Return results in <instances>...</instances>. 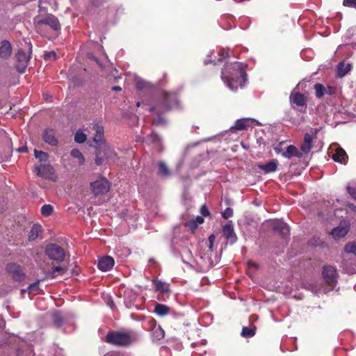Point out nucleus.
<instances>
[{
	"label": "nucleus",
	"instance_id": "obj_1",
	"mask_svg": "<svg viewBox=\"0 0 356 356\" xmlns=\"http://www.w3.org/2000/svg\"><path fill=\"white\" fill-rule=\"evenodd\" d=\"M246 65L241 62L227 63L221 72V79L232 91L242 88L247 81Z\"/></svg>",
	"mask_w": 356,
	"mask_h": 356
},
{
	"label": "nucleus",
	"instance_id": "obj_2",
	"mask_svg": "<svg viewBox=\"0 0 356 356\" xmlns=\"http://www.w3.org/2000/svg\"><path fill=\"white\" fill-rule=\"evenodd\" d=\"M92 129L95 134L93 136V141L98 146L95 163L98 165H101L104 159L108 162H115L117 160V154L108 145L104 143V129L99 123H93Z\"/></svg>",
	"mask_w": 356,
	"mask_h": 356
},
{
	"label": "nucleus",
	"instance_id": "obj_3",
	"mask_svg": "<svg viewBox=\"0 0 356 356\" xmlns=\"http://www.w3.org/2000/svg\"><path fill=\"white\" fill-rule=\"evenodd\" d=\"M177 107H178L177 95L174 92H165L162 105L157 104L150 108L151 111H154L157 115V118L153 120V124L156 125L165 124V120L160 115L159 111L161 110L165 111Z\"/></svg>",
	"mask_w": 356,
	"mask_h": 356
},
{
	"label": "nucleus",
	"instance_id": "obj_4",
	"mask_svg": "<svg viewBox=\"0 0 356 356\" xmlns=\"http://www.w3.org/2000/svg\"><path fill=\"white\" fill-rule=\"evenodd\" d=\"M134 335L131 332H111L106 337V342L118 346H129L134 341Z\"/></svg>",
	"mask_w": 356,
	"mask_h": 356
},
{
	"label": "nucleus",
	"instance_id": "obj_5",
	"mask_svg": "<svg viewBox=\"0 0 356 356\" xmlns=\"http://www.w3.org/2000/svg\"><path fill=\"white\" fill-rule=\"evenodd\" d=\"M26 49H19L16 54V68L20 73L24 72L29 63L30 55L32 52V46L30 42L26 43Z\"/></svg>",
	"mask_w": 356,
	"mask_h": 356
},
{
	"label": "nucleus",
	"instance_id": "obj_6",
	"mask_svg": "<svg viewBox=\"0 0 356 356\" xmlns=\"http://www.w3.org/2000/svg\"><path fill=\"white\" fill-rule=\"evenodd\" d=\"M46 255L51 260L61 262L65 258V252L62 247L55 243L46 245L44 250Z\"/></svg>",
	"mask_w": 356,
	"mask_h": 356
},
{
	"label": "nucleus",
	"instance_id": "obj_7",
	"mask_svg": "<svg viewBox=\"0 0 356 356\" xmlns=\"http://www.w3.org/2000/svg\"><path fill=\"white\" fill-rule=\"evenodd\" d=\"M33 21L38 30H39L43 24L50 26L54 31H58L60 29L58 18L53 15H47L43 18L36 17L34 18Z\"/></svg>",
	"mask_w": 356,
	"mask_h": 356
},
{
	"label": "nucleus",
	"instance_id": "obj_8",
	"mask_svg": "<svg viewBox=\"0 0 356 356\" xmlns=\"http://www.w3.org/2000/svg\"><path fill=\"white\" fill-rule=\"evenodd\" d=\"M91 189L95 196L104 195L110 188V184L105 178H100L90 184Z\"/></svg>",
	"mask_w": 356,
	"mask_h": 356
},
{
	"label": "nucleus",
	"instance_id": "obj_9",
	"mask_svg": "<svg viewBox=\"0 0 356 356\" xmlns=\"http://www.w3.org/2000/svg\"><path fill=\"white\" fill-rule=\"evenodd\" d=\"M323 276L325 282L331 289H334L337 282L336 268L332 266H325L323 269Z\"/></svg>",
	"mask_w": 356,
	"mask_h": 356
},
{
	"label": "nucleus",
	"instance_id": "obj_10",
	"mask_svg": "<svg viewBox=\"0 0 356 356\" xmlns=\"http://www.w3.org/2000/svg\"><path fill=\"white\" fill-rule=\"evenodd\" d=\"M6 269L15 281H22L25 277L21 266L15 263L8 264Z\"/></svg>",
	"mask_w": 356,
	"mask_h": 356
},
{
	"label": "nucleus",
	"instance_id": "obj_11",
	"mask_svg": "<svg viewBox=\"0 0 356 356\" xmlns=\"http://www.w3.org/2000/svg\"><path fill=\"white\" fill-rule=\"evenodd\" d=\"M34 172L38 175L47 179H51L54 172L52 166L47 164H41L40 166H35Z\"/></svg>",
	"mask_w": 356,
	"mask_h": 356
},
{
	"label": "nucleus",
	"instance_id": "obj_12",
	"mask_svg": "<svg viewBox=\"0 0 356 356\" xmlns=\"http://www.w3.org/2000/svg\"><path fill=\"white\" fill-rule=\"evenodd\" d=\"M222 234L228 241L234 243L236 241L237 237L234 232V225L232 221H229L222 227Z\"/></svg>",
	"mask_w": 356,
	"mask_h": 356
},
{
	"label": "nucleus",
	"instance_id": "obj_13",
	"mask_svg": "<svg viewBox=\"0 0 356 356\" xmlns=\"http://www.w3.org/2000/svg\"><path fill=\"white\" fill-rule=\"evenodd\" d=\"M254 122V120L251 118L239 119L236 121L235 124L231 127L230 129L233 131L245 130L248 127H251Z\"/></svg>",
	"mask_w": 356,
	"mask_h": 356
},
{
	"label": "nucleus",
	"instance_id": "obj_14",
	"mask_svg": "<svg viewBox=\"0 0 356 356\" xmlns=\"http://www.w3.org/2000/svg\"><path fill=\"white\" fill-rule=\"evenodd\" d=\"M273 230L278 232L282 237H286L289 234V227L286 223L281 220H276L272 222Z\"/></svg>",
	"mask_w": 356,
	"mask_h": 356
},
{
	"label": "nucleus",
	"instance_id": "obj_15",
	"mask_svg": "<svg viewBox=\"0 0 356 356\" xmlns=\"http://www.w3.org/2000/svg\"><path fill=\"white\" fill-rule=\"evenodd\" d=\"M42 138L46 143L51 146H56L58 145V140L56 137L55 131L52 129H46L42 134Z\"/></svg>",
	"mask_w": 356,
	"mask_h": 356
},
{
	"label": "nucleus",
	"instance_id": "obj_16",
	"mask_svg": "<svg viewBox=\"0 0 356 356\" xmlns=\"http://www.w3.org/2000/svg\"><path fill=\"white\" fill-rule=\"evenodd\" d=\"M114 266V259L110 256H106L99 259L98 268L102 271H108Z\"/></svg>",
	"mask_w": 356,
	"mask_h": 356
},
{
	"label": "nucleus",
	"instance_id": "obj_17",
	"mask_svg": "<svg viewBox=\"0 0 356 356\" xmlns=\"http://www.w3.org/2000/svg\"><path fill=\"white\" fill-rule=\"evenodd\" d=\"M12 53V46L8 40H3L0 44V58L6 59L10 57Z\"/></svg>",
	"mask_w": 356,
	"mask_h": 356
},
{
	"label": "nucleus",
	"instance_id": "obj_18",
	"mask_svg": "<svg viewBox=\"0 0 356 356\" xmlns=\"http://www.w3.org/2000/svg\"><path fill=\"white\" fill-rule=\"evenodd\" d=\"M291 104L298 106H303L306 104V98L304 95L293 91L290 95Z\"/></svg>",
	"mask_w": 356,
	"mask_h": 356
},
{
	"label": "nucleus",
	"instance_id": "obj_19",
	"mask_svg": "<svg viewBox=\"0 0 356 356\" xmlns=\"http://www.w3.org/2000/svg\"><path fill=\"white\" fill-rule=\"evenodd\" d=\"M352 68V65L350 63L342 61L338 63L337 65L336 72L337 75L339 77H343L346 76Z\"/></svg>",
	"mask_w": 356,
	"mask_h": 356
},
{
	"label": "nucleus",
	"instance_id": "obj_20",
	"mask_svg": "<svg viewBox=\"0 0 356 356\" xmlns=\"http://www.w3.org/2000/svg\"><path fill=\"white\" fill-rule=\"evenodd\" d=\"M282 155L287 159H291V157H298L302 158V153L299 151L294 145H289L286 149V151L283 152Z\"/></svg>",
	"mask_w": 356,
	"mask_h": 356
},
{
	"label": "nucleus",
	"instance_id": "obj_21",
	"mask_svg": "<svg viewBox=\"0 0 356 356\" xmlns=\"http://www.w3.org/2000/svg\"><path fill=\"white\" fill-rule=\"evenodd\" d=\"M312 147V137L309 134H305L304 136V141L301 145V152L307 154L309 152Z\"/></svg>",
	"mask_w": 356,
	"mask_h": 356
},
{
	"label": "nucleus",
	"instance_id": "obj_22",
	"mask_svg": "<svg viewBox=\"0 0 356 356\" xmlns=\"http://www.w3.org/2000/svg\"><path fill=\"white\" fill-rule=\"evenodd\" d=\"M259 168L262 170L265 173L275 172L277 169V161L273 160L268 163L261 164L259 165Z\"/></svg>",
	"mask_w": 356,
	"mask_h": 356
},
{
	"label": "nucleus",
	"instance_id": "obj_23",
	"mask_svg": "<svg viewBox=\"0 0 356 356\" xmlns=\"http://www.w3.org/2000/svg\"><path fill=\"white\" fill-rule=\"evenodd\" d=\"M332 159L339 163H343L346 161L347 155L346 152L341 147H337L332 154Z\"/></svg>",
	"mask_w": 356,
	"mask_h": 356
},
{
	"label": "nucleus",
	"instance_id": "obj_24",
	"mask_svg": "<svg viewBox=\"0 0 356 356\" xmlns=\"http://www.w3.org/2000/svg\"><path fill=\"white\" fill-rule=\"evenodd\" d=\"M348 232V227L346 226H339L334 228L332 231V235L335 239L342 238L346 235Z\"/></svg>",
	"mask_w": 356,
	"mask_h": 356
},
{
	"label": "nucleus",
	"instance_id": "obj_25",
	"mask_svg": "<svg viewBox=\"0 0 356 356\" xmlns=\"http://www.w3.org/2000/svg\"><path fill=\"white\" fill-rule=\"evenodd\" d=\"M158 175L163 178H167L170 175V170L168 168L166 163L163 161H160L158 163Z\"/></svg>",
	"mask_w": 356,
	"mask_h": 356
},
{
	"label": "nucleus",
	"instance_id": "obj_26",
	"mask_svg": "<svg viewBox=\"0 0 356 356\" xmlns=\"http://www.w3.org/2000/svg\"><path fill=\"white\" fill-rule=\"evenodd\" d=\"M218 56L219 57L217 60L216 59H205L204 64L207 65L209 63H213L214 65H216L217 63L222 62L224 59L229 56L228 51H226L224 49H220L218 52Z\"/></svg>",
	"mask_w": 356,
	"mask_h": 356
},
{
	"label": "nucleus",
	"instance_id": "obj_27",
	"mask_svg": "<svg viewBox=\"0 0 356 356\" xmlns=\"http://www.w3.org/2000/svg\"><path fill=\"white\" fill-rule=\"evenodd\" d=\"M42 232V227L40 225L35 224L34 225L29 234V241H34L40 235V234Z\"/></svg>",
	"mask_w": 356,
	"mask_h": 356
},
{
	"label": "nucleus",
	"instance_id": "obj_28",
	"mask_svg": "<svg viewBox=\"0 0 356 356\" xmlns=\"http://www.w3.org/2000/svg\"><path fill=\"white\" fill-rule=\"evenodd\" d=\"M169 311L170 308L167 305L163 304H156L154 309V312L160 316L167 315L169 313Z\"/></svg>",
	"mask_w": 356,
	"mask_h": 356
},
{
	"label": "nucleus",
	"instance_id": "obj_29",
	"mask_svg": "<svg viewBox=\"0 0 356 356\" xmlns=\"http://www.w3.org/2000/svg\"><path fill=\"white\" fill-rule=\"evenodd\" d=\"M67 272V268L62 266H56L52 268L51 272L49 273V277L54 278L58 275H63Z\"/></svg>",
	"mask_w": 356,
	"mask_h": 356
},
{
	"label": "nucleus",
	"instance_id": "obj_30",
	"mask_svg": "<svg viewBox=\"0 0 356 356\" xmlns=\"http://www.w3.org/2000/svg\"><path fill=\"white\" fill-rule=\"evenodd\" d=\"M155 287L156 291L162 293H167L170 290L169 285L167 283L163 282L161 281H156Z\"/></svg>",
	"mask_w": 356,
	"mask_h": 356
},
{
	"label": "nucleus",
	"instance_id": "obj_31",
	"mask_svg": "<svg viewBox=\"0 0 356 356\" xmlns=\"http://www.w3.org/2000/svg\"><path fill=\"white\" fill-rule=\"evenodd\" d=\"M71 156L75 159H77L78 163L82 165L85 162V159L82 153L78 149H73L71 151Z\"/></svg>",
	"mask_w": 356,
	"mask_h": 356
},
{
	"label": "nucleus",
	"instance_id": "obj_32",
	"mask_svg": "<svg viewBox=\"0 0 356 356\" xmlns=\"http://www.w3.org/2000/svg\"><path fill=\"white\" fill-rule=\"evenodd\" d=\"M74 140L78 143H83L86 140V135L79 129L75 134Z\"/></svg>",
	"mask_w": 356,
	"mask_h": 356
},
{
	"label": "nucleus",
	"instance_id": "obj_33",
	"mask_svg": "<svg viewBox=\"0 0 356 356\" xmlns=\"http://www.w3.org/2000/svg\"><path fill=\"white\" fill-rule=\"evenodd\" d=\"M314 89H315L316 96L318 98H321L324 95L325 92V88L322 84H320V83L315 84Z\"/></svg>",
	"mask_w": 356,
	"mask_h": 356
},
{
	"label": "nucleus",
	"instance_id": "obj_34",
	"mask_svg": "<svg viewBox=\"0 0 356 356\" xmlns=\"http://www.w3.org/2000/svg\"><path fill=\"white\" fill-rule=\"evenodd\" d=\"M255 334V328L243 327L241 331V336L243 337H252Z\"/></svg>",
	"mask_w": 356,
	"mask_h": 356
},
{
	"label": "nucleus",
	"instance_id": "obj_35",
	"mask_svg": "<svg viewBox=\"0 0 356 356\" xmlns=\"http://www.w3.org/2000/svg\"><path fill=\"white\" fill-rule=\"evenodd\" d=\"M39 291H40V289H39V281H38V282H34L33 284H31L28 286L27 289L22 290V292L29 291V293H38Z\"/></svg>",
	"mask_w": 356,
	"mask_h": 356
},
{
	"label": "nucleus",
	"instance_id": "obj_36",
	"mask_svg": "<svg viewBox=\"0 0 356 356\" xmlns=\"http://www.w3.org/2000/svg\"><path fill=\"white\" fill-rule=\"evenodd\" d=\"M53 212V207L50 204H44L41 208V213L44 216H50Z\"/></svg>",
	"mask_w": 356,
	"mask_h": 356
},
{
	"label": "nucleus",
	"instance_id": "obj_37",
	"mask_svg": "<svg viewBox=\"0 0 356 356\" xmlns=\"http://www.w3.org/2000/svg\"><path fill=\"white\" fill-rule=\"evenodd\" d=\"M200 259L202 261V266L206 268H211L213 264V261L209 259H206L204 256L200 255Z\"/></svg>",
	"mask_w": 356,
	"mask_h": 356
},
{
	"label": "nucleus",
	"instance_id": "obj_38",
	"mask_svg": "<svg viewBox=\"0 0 356 356\" xmlns=\"http://www.w3.org/2000/svg\"><path fill=\"white\" fill-rule=\"evenodd\" d=\"M35 156L40 161H45L47 160L48 155L47 153L43 152L42 151L35 150L34 152Z\"/></svg>",
	"mask_w": 356,
	"mask_h": 356
},
{
	"label": "nucleus",
	"instance_id": "obj_39",
	"mask_svg": "<svg viewBox=\"0 0 356 356\" xmlns=\"http://www.w3.org/2000/svg\"><path fill=\"white\" fill-rule=\"evenodd\" d=\"M345 251L348 253H352L356 256V242L346 244L345 246Z\"/></svg>",
	"mask_w": 356,
	"mask_h": 356
},
{
	"label": "nucleus",
	"instance_id": "obj_40",
	"mask_svg": "<svg viewBox=\"0 0 356 356\" xmlns=\"http://www.w3.org/2000/svg\"><path fill=\"white\" fill-rule=\"evenodd\" d=\"M233 216V210L230 207H227L222 213V216L225 219H227Z\"/></svg>",
	"mask_w": 356,
	"mask_h": 356
},
{
	"label": "nucleus",
	"instance_id": "obj_41",
	"mask_svg": "<svg viewBox=\"0 0 356 356\" xmlns=\"http://www.w3.org/2000/svg\"><path fill=\"white\" fill-rule=\"evenodd\" d=\"M147 82L143 80L142 79H136V88L139 90H142L147 86Z\"/></svg>",
	"mask_w": 356,
	"mask_h": 356
},
{
	"label": "nucleus",
	"instance_id": "obj_42",
	"mask_svg": "<svg viewBox=\"0 0 356 356\" xmlns=\"http://www.w3.org/2000/svg\"><path fill=\"white\" fill-rule=\"evenodd\" d=\"M346 190L348 193L352 197V198L356 200V189L354 187L348 185L346 187Z\"/></svg>",
	"mask_w": 356,
	"mask_h": 356
},
{
	"label": "nucleus",
	"instance_id": "obj_43",
	"mask_svg": "<svg viewBox=\"0 0 356 356\" xmlns=\"http://www.w3.org/2000/svg\"><path fill=\"white\" fill-rule=\"evenodd\" d=\"M54 321L56 326H60L62 325V317L60 314L58 313L55 314L54 316Z\"/></svg>",
	"mask_w": 356,
	"mask_h": 356
},
{
	"label": "nucleus",
	"instance_id": "obj_44",
	"mask_svg": "<svg viewBox=\"0 0 356 356\" xmlns=\"http://www.w3.org/2000/svg\"><path fill=\"white\" fill-rule=\"evenodd\" d=\"M186 226L191 230L195 231L197 227V224L194 219L190 220L186 223Z\"/></svg>",
	"mask_w": 356,
	"mask_h": 356
},
{
	"label": "nucleus",
	"instance_id": "obj_45",
	"mask_svg": "<svg viewBox=\"0 0 356 356\" xmlns=\"http://www.w3.org/2000/svg\"><path fill=\"white\" fill-rule=\"evenodd\" d=\"M215 240H216V236L214 234H211L209 236V245L208 251L210 252H211L213 251V245Z\"/></svg>",
	"mask_w": 356,
	"mask_h": 356
},
{
	"label": "nucleus",
	"instance_id": "obj_46",
	"mask_svg": "<svg viewBox=\"0 0 356 356\" xmlns=\"http://www.w3.org/2000/svg\"><path fill=\"white\" fill-rule=\"evenodd\" d=\"M343 5L356 8V0H343Z\"/></svg>",
	"mask_w": 356,
	"mask_h": 356
},
{
	"label": "nucleus",
	"instance_id": "obj_47",
	"mask_svg": "<svg viewBox=\"0 0 356 356\" xmlns=\"http://www.w3.org/2000/svg\"><path fill=\"white\" fill-rule=\"evenodd\" d=\"M44 58L48 60H56V54L54 51H49L44 54Z\"/></svg>",
	"mask_w": 356,
	"mask_h": 356
},
{
	"label": "nucleus",
	"instance_id": "obj_48",
	"mask_svg": "<svg viewBox=\"0 0 356 356\" xmlns=\"http://www.w3.org/2000/svg\"><path fill=\"white\" fill-rule=\"evenodd\" d=\"M200 213L203 216H209L210 213L206 205H202L200 209Z\"/></svg>",
	"mask_w": 356,
	"mask_h": 356
},
{
	"label": "nucleus",
	"instance_id": "obj_49",
	"mask_svg": "<svg viewBox=\"0 0 356 356\" xmlns=\"http://www.w3.org/2000/svg\"><path fill=\"white\" fill-rule=\"evenodd\" d=\"M346 271L348 274H354L356 273V264L353 267H346Z\"/></svg>",
	"mask_w": 356,
	"mask_h": 356
},
{
	"label": "nucleus",
	"instance_id": "obj_50",
	"mask_svg": "<svg viewBox=\"0 0 356 356\" xmlns=\"http://www.w3.org/2000/svg\"><path fill=\"white\" fill-rule=\"evenodd\" d=\"M149 138H151L152 140V142L154 143H158L159 144L160 143V138L159 137L156 135V134H152L149 136Z\"/></svg>",
	"mask_w": 356,
	"mask_h": 356
},
{
	"label": "nucleus",
	"instance_id": "obj_51",
	"mask_svg": "<svg viewBox=\"0 0 356 356\" xmlns=\"http://www.w3.org/2000/svg\"><path fill=\"white\" fill-rule=\"evenodd\" d=\"M194 220L196 221L197 224H202L204 222V218L202 216H197Z\"/></svg>",
	"mask_w": 356,
	"mask_h": 356
},
{
	"label": "nucleus",
	"instance_id": "obj_52",
	"mask_svg": "<svg viewBox=\"0 0 356 356\" xmlns=\"http://www.w3.org/2000/svg\"><path fill=\"white\" fill-rule=\"evenodd\" d=\"M248 267H250V268H252H252H257L258 267V266H257V264L254 261H248Z\"/></svg>",
	"mask_w": 356,
	"mask_h": 356
},
{
	"label": "nucleus",
	"instance_id": "obj_53",
	"mask_svg": "<svg viewBox=\"0 0 356 356\" xmlns=\"http://www.w3.org/2000/svg\"><path fill=\"white\" fill-rule=\"evenodd\" d=\"M107 304L108 305L111 307V308H113V306L114 305V302L111 298V297H109L108 298V300L107 301Z\"/></svg>",
	"mask_w": 356,
	"mask_h": 356
},
{
	"label": "nucleus",
	"instance_id": "obj_54",
	"mask_svg": "<svg viewBox=\"0 0 356 356\" xmlns=\"http://www.w3.org/2000/svg\"><path fill=\"white\" fill-rule=\"evenodd\" d=\"M19 152H26L28 151V148L25 147H20L17 149Z\"/></svg>",
	"mask_w": 356,
	"mask_h": 356
},
{
	"label": "nucleus",
	"instance_id": "obj_55",
	"mask_svg": "<svg viewBox=\"0 0 356 356\" xmlns=\"http://www.w3.org/2000/svg\"><path fill=\"white\" fill-rule=\"evenodd\" d=\"M348 208H349L350 210H352V211H353L356 212V206H355V205H354L353 204H349L348 205Z\"/></svg>",
	"mask_w": 356,
	"mask_h": 356
},
{
	"label": "nucleus",
	"instance_id": "obj_56",
	"mask_svg": "<svg viewBox=\"0 0 356 356\" xmlns=\"http://www.w3.org/2000/svg\"><path fill=\"white\" fill-rule=\"evenodd\" d=\"M88 57L90 59L94 60H95V61H97V59L95 58V56L92 54H91V53L88 54Z\"/></svg>",
	"mask_w": 356,
	"mask_h": 356
},
{
	"label": "nucleus",
	"instance_id": "obj_57",
	"mask_svg": "<svg viewBox=\"0 0 356 356\" xmlns=\"http://www.w3.org/2000/svg\"><path fill=\"white\" fill-rule=\"evenodd\" d=\"M112 90L115 91H121L122 88L120 86H114L112 88Z\"/></svg>",
	"mask_w": 356,
	"mask_h": 356
},
{
	"label": "nucleus",
	"instance_id": "obj_58",
	"mask_svg": "<svg viewBox=\"0 0 356 356\" xmlns=\"http://www.w3.org/2000/svg\"><path fill=\"white\" fill-rule=\"evenodd\" d=\"M136 106H137L138 107V106H140V102H138L136 103Z\"/></svg>",
	"mask_w": 356,
	"mask_h": 356
},
{
	"label": "nucleus",
	"instance_id": "obj_59",
	"mask_svg": "<svg viewBox=\"0 0 356 356\" xmlns=\"http://www.w3.org/2000/svg\"><path fill=\"white\" fill-rule=\"evenodd\" d=\"M2 324H3V322L1 319H0V327L1 326Z\"/></svg>",
	"mask_w": 356,
	"mask_h": 356
},
{
	"label": "nucleus",
	"instance_id": "obj_60",
	"mask_svg": "<svg viewBox=\"0 0 356 356\" xmlns=\"http://www.w3.org/2000/svg\"><path fill=\"white\" fill-rule=\"evenodd\" d=\"M161 333V335L162 337L163 336V330H160Z\"/></svg>",
	"mask_w": 356,
	"mask_h": 356
}]
</instances>
